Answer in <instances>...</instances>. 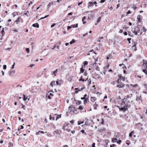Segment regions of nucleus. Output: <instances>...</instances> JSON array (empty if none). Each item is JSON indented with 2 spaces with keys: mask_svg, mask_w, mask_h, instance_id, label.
Segmentation results:
<instances>
[{
  "mask_svg": "<svg viewBox=\"0 0 147 147\" xmlns=\"http://www.w3.org/2000/svg\"><path fill=\"white\" fill-rule=\"evenodd\" d=\"M94 76H95L96 78L97 79H99L100 78V76L97 74H94Z\"/></svg>",
  "mask_w": 147,
  "mask_h": 147,
  "instance_id": "9b49d317",
  "label": "nucleus"
},
{
  "mask_svg": "<svg viewBox=\"0 0 147 147\" xmlns=\"http://www.w3.org/2000/svg\"><path fill=\"white\" fill-rule=\"evenodd\" d=\"M49 16V15H47L45 16L44 17L41 18L40 19V20L41 19H43L45 18H47V17H48V16Z\"/></svg>",
  "mask_w": 147,
  "mask_h": 147,
  "instance_id": "473e14b6",
  "label": "nucleus"
},
{
  "mask_svg": "<svg viewBox=\"0 0 147 147\" xmlns=\"http://www.w3.org/2000/svg\"><path fill=\"white\" fill-rule=\"evenodd\" d=\"M131 13V12L130 10H128L127 13V14H130Z\"/></svg>",
  "mask_w": 147,
  "mask_h": 147,
  "instance_id": "3c124183",
  "label": "nucleus"
},
{
  "mask_svg": "<svg viewBox=\"0 0 147 147\" xmlns=\"http://www.w3.org/2000/svg\"><path fill=\"white\" fill-rule=\"evenodd\" d=\"M89 4H90V5H88V8H89L90 6H92L93 5V3L92 2H89L88 3Z\"/></svg>",
  "mask_w": 147,
  "mask_h": 147,
  "instance_id": "9d476101",
  "label": "nucleus"
},
{
  "mask_svg": "<svg viewBox=\"0 0 147 147\" xmlns=\"http://www.w3.org/2000/svg\"><path fill=\"white\" fill-rule=\"evenodd\" d=\"M62 129H63V130H67V128H66V127L65 126H64L63 127Z\"/></svg>",
  "mask_w": 147,
  "mask_h": 147,
  "instance_id": "a19ab883",
  "label": "nucleus"
},
{
  "mask_svg": "<svg viewBox=\"0 0 147 147\" xmlns=\"http://www.w3.org/2000/svg\"><path fill=\"white\" fill-rule=\"evenodd\" d=\"M81 131L82 132V133H84L85 132L84 130H81Z\"/></svg>",
  "mask_w": 147,
  "mask_h": 147,
  "instance_id": "338daca9",
  "label": "nucleus"
},
{
  "mask_svg": "<svg viewBox=\"0 0 147 147\" xmlns=\"http://www.w3.org/2000/svg\"><path fill=\"white\" fill-rule=\"evenodd\" d=\"M34 65L33 64H31L30 65V67H32L34 66Z\"/></svg>",
  "mask_w": 147,
  "mask_h": 147,
  "instance_id": "69168bd1",
  "label": "nucleus"
},
{
  "mask_svg": "<svg viewBox=\"0 0 147 147\" xmlns=\"http://www.w3.org/2000/svg\"><path fill=\"white\" fill-rule=\"evenodd\" d=\"M51 5L50 3L49 4L47 5V8H49Z\"/></svg>",
  "mask_w": 147,
  "mask_h": 147,
  "instance_id": "8fccbe9b",
  "label": "nucleus"
},
{
  "mask_svg": "<svg viewBox=\"0 0 147 147\" xmlns=\"http://www.w3.org/2000/svg\"><path fill=\"white\" fill-rule=\"evenodd\" d=\"M80 72L83 73L84 72V69L83 68V67H82L80 69Z\"/></svg>",
  "mask_w": 147,
  "mask_h": 147,
  "instance_id": "4468645a",
  "label": "nucleus"
},
{
  "mask_svg": "<svg viewBox=\"0 0 147 147\" xmlns=\"http://www.w3.org/2000/svg\"><path fill=\"white\" fill-rule=\"evenodd\" d=\"M57 46V45H55L54 47L52 48V50H53V49H54Z\"/></svg>",
  "mask_w": 147,
  "mask_h": 147,
  "instance_id": "13d9d810",
  "label": "nucleus"
},
{
  "mask_svg": "<svg viewBox=\"0 0 147 147\" xmlns=\"http://www.w3.org/2000/svg\"><path fill=\"white\" fill-rule=\"evenodd\" d=\"M96 100V98L94 97H91V100L92 101H94Z\"/></svg>",
  "mask_w": 147,
  "mask_h": 147,
  "instance_id": "6e6552de",
  "label": "nucleus"
},
{
  "mask_svg": "<svg viewBox=\"0 0 147 147\" xmlns=\"http://www.w3.org/2000/svg\"><path fill=\"white\" fill-rule=\"evenodd\" d=\"M104 131V129H98V131L99 132H102Z\"/></svg>",
  "mask_w": 147,
  "mask_h": 147,
  "instance_id": "dca6fc26",
  "label": "nucleus"
},
{
  "mask_svg": "<svg viewBox=\"0 0 147 147\" xmlns=\"http://www.w3.org/2000/svg\"><path fill=\"white\" fill-rule=\"evenodd\" d=\"M88 62L87 61H85L84 63V65L85 66L86 65H87L88 64Z\"/></svg>",
  "mask_w": 147,
  "mask_h": 147,
  "instance_id": "7c9ffc66",
  "label": "nucleus"
},
{
  "mask_svg": "<svg viewBox=\"0 0 147 147\" xmlns=\"http://www.w3.org/2000/svg\"><path fill=\"white\" fill-rule=\"evenodd\" d=\"M117 139L116 138H113V140H112V142H116Z\"/></svg>",
  "mask_w": 147,
  "mask_h": 147,
  "instance_id": "72a5a7b5",
  "label": "nucleus"
},
{
  "mask_svg": "<svg viewBox=\"0 0 147 147\" xmlns=\"http://www.w3.org/2000/svg\"><path fill=\"white\" fill-rule=\"evenodd\" d=\"M59 131L57 130H55L54 132V134H58Z\"/></svg>",
  "mask_w": 147,
  "mask_h": 147,
  "instance_id": "f704fd0d",
  "label": "nucleus"
},
{
  "mask_svg": "<svg viewBox=\"0 0 147 147\" xmlns=\"http://www.w3.org/2000/svg\"><path fill=\"white\" fill-rule=\"evenodd\" d=\"M124 86V84H121L117 85V87L119 88H122Z\"/></svg>",
  "mask_w": 147,
  "mask_h": 147,
  "instance_id": "7ed1b4c3",
  "label": "nucleus"
},
{
  "mask_svg": "<svg viewBox=\"0 0 147 147\" xmlns=\"http://www.w3.org/2000/svg\"><path fill=\"white\" fill-rule=\"evenodd\" d=\"M32 26L34 27H36L37 28H38L39 27V25L37 23H36L33 24Z\"/></svg>",
  "mask_w": 147,
  "mask_h": 147,
  "instance_id": "39448f33",
  "label": "nucleus"
},
{
  "mask_svg": "<svg viewBox=\"0 0 147 147\" xmlns=\"http://www.w3.org/2000/svg\"><path fill=\"white\" fill-rule=\"evenodd\" d=\"M71 28V26H68L67 27V30H69V29H70V28Z\"/></svg>",
  "mask_w": 147,
  "mask_h": 147,
  "instance_id": "5fc2aeb1",
  "label": "nucleus"
},
{
  "mask_svg": "<svg viewBox=\"0 0 147 147\" xmlns=\"http://www.w3.org/2000/svg\"><path fill=\"white\" fill-rule=\"evenodd\" d=\"M56 24H52L51 26V28H52L53 27H54L55 26V25Z\"/></svg>",
  "mask_w": 147,
  "mask_h": 147,
  "instance_id": "09e8293b",
  "label": "nucleus"
},
{
  "mask_svg": "<svg viewBox=\"0 0 147 147\" xmlns=\"http://www.w3.org/2000/svg\"><path fill=\"white\" fill-rule=\"evenodd\" d=\"M105 0H101L100 1V3H104L105 2Z\"/></svg>",
  "mask_w": 147,
  "mask_h": 147,
  "instance_id": "680f3d73",
  "label": "nucleus"
},
{
  "mask_svg": "<svg viewBox=\"0 0 147 147\" xmlns=\"http://www.w3.org/2000/svg\"><path fill=\"white\" fill-rule=\"evenodd\" d=\"M119 79H118L117 81V84H118V83H119V80H120V79H121V77L119 75Z\"/></svg>",
  "mask_w": 147,
  "mask_h": 147,
  "instance_id": "4be33fe9",
  "label": "nucleus"
},
{
  "mask_svg": "<svg viewBox=\"0 0 147 147\" xmlns=\"http://www.w3.org/2000/svg\"><path fill=\"white\" fill-rule=\"evenodd\" d=\"M133 133V131H131V132H130L129 133V137H132V134Z\"/></svg>",
  "mask_w": 147,
  "mask_h": 147,
  "instance_id": "c85d7f7f",
  "label": "nucleus"
},
{
  "mask_svg": "<svg viewBox=\"0 0 147 147\" xmlns=\"http://www.w3.org/2000/svg\"><path fill=\"white\" fill-rule=\"evenodd\" d=\"M121 142V140H119L117 142V143L118 144H120Z\"/></svg>",
  "mask_w": 147,
  "mask_h": 147,
  "instance_id": "49530a36",
  "label": "nucleus"
},
{
  "mask_svg": "<svg viewBox=\"0 0 147 147\" xmlns=\"http://www.w3.org/2000/svg\"><path fill=\"white\" fill-rule=\"evenodd\" d=\"M71 108V106H70L69 107H68V108H69V111L70 110V111H71V109H70Z\"/></svg>",
  "mask_w": 147,
  "mask_h": 147,
  "instance_id": "e2e57ef3",
  "label": "nucleus"
},
{
  "mask_svg": "<svg viewBox=\"0 0 147 147\" xmlns=\"http://www.w3.org/2000/svg\"><path fill=\"white\" fill-rule=\"evenodd\" d=\"M82 81L83 82L85 80L84 79H82V77H81L80 78L79 80V81Z\"/></svg>",
  "mask_w": 147,
  "mask_h": 147,
  "instance_id": "c9c22d12",
  "label": "nucleus"
},
{
  "mask_svg": "<svg viewBox=\"0 0 147 147\" xmlns=\"http://www.w3.org/2000/svg\"><path fill=\"white\" fill-rule=\"evenodd\" d=\"M21 129H18V130L19 131H20V130L21 129H23L24 128V127L23 125H21Z\"/></svg>",
  "mask_w": 147,
  "mask_h": 147,
  "instance_id": "79ce46f5",
  "label": "nucleus"
},
{
  "mask_svg": "<svg viewBox=\"0 0 147 147\" xmlns=\"http://www.w3.org/2000/svg\"><path fill=\"white\" fill-rule=\"evenodd\" d=\"M112 55L111 54H110L107 57V59H109V57H112Z\"/></svg>",
  "mask_w": 147,
  "mask_h": 147,
  "instance_id": "2f4dec72",
  "label": "nucleus"
},
{
  "mask_svg": "<svg viewBox=\"0 0 147 147\" xmlns=\"http://www.w3.org/2000/svg\"><path fill=\"white\" fill-rule=\"evenodd\" d=\"M95 143H93L92 145V147H95Z\"/></svg>",
  "mask_w": 147,
  "mask_h": 147,
  "instance_id": "4d7b16f0",
  "label": "nucleus"
},
{
  "mask_svg": "<svg viewBox=\"0 0 147 147\" xmlns=\"http://www.w3.org/2000/svg\"><path fill=\"white\" fill-rule=\"evenodd\" d=\"M55 81H53L51 82L50 84V85L52 86L53 87L54 85H55Z\"/></svg>",
  "mask_w": 147,
  "mask_h": 147,
  "instance_id": "f3484780",
  "label": "nucleus"
},
{
  "mask_svg": "<svg viewBox=\"0 0 147 147\" xmlns=\"http://www.w3.org/2000/svg\"><path fill=\"white\" fill-rule=\"evenodd\" d=\"M131 103L128 101H124L123 99L121 104V107H119V109L123 112L127 110V109L130 107Z\"/></svg>",
  "mask_w": 147,
  "mask_h": 147,
  "instance_id": "f257e3e1",
  "label": "nucleus"
},
{
  "mask_svg": "<svg viewBox=\"0 0 147 147\" xmlns=\"http://www.w3.org/2000/svg\"><path fill=\"white\" fill-rule=\"evenodd\" d=\"M131 86H132L133 87H136L137 86H138V85L137 84H136L134 85H131Z\"/></svg>",
  "mask_w": 147,
  "mask_h": 147,
  "instance_id": "37998d69",
  "label": "nucleus"
},
{
  "mask_svg": "<svg viewBox=\"0 0 147 147\" xmlns=\"http://www.w3.org/2000/svg\"><path fill=\"white\" fill-rule=\"evenodd\" d=\"M57 70L56 69L55 71H53V73L55 75V76H56V74L57 72Z\"/></svg>",
  "mask_w": 147,
  "mask_h": 147,
  "instance_id": "b1692460",
  "label": "nucleus"
},
{
  "mask_svg": "<svg viewBox=\"0 0 147 147\" xmlns=\"http://www.w3.org/2000/svg\"><path fill=\"white\" fill-rule=\"evenodd\" d=\"M101 17H99L98 18L97 20V24H98V23L100 22L101 19Z\"/></svg>",
  "mask_w": 147,
  "mask_h": 147,
  "instance_id": "a211bd4d",
  "label": "nucleus"
},
{
  "mask_svg": "<svg viewBox=\"0 0 147 147\" xmlns=\"http://www.w3.org/2000/svg\"><path fill=\"white\" fill-rule=\"evenodd\" d=\"M70 122L72 124H73L74 123V121L73 120H71L70 121Z\"/></svg>",
  "mask_w": 147,
  "mask_h": 147,
  "instance_id": "052dcab7",
  "label": "nucleus"
},
{
  "mask_svg": "<svg viewBox=\"0 0 147 147\" xmlns=\"http://www.w3.org/2000/svg\"><path fill=\"white\" fill-rule=\"evenodd\" d=\"M97 106L98 105L96 104V102L94 105V109L95 110L96 109Z\"/></svg>",
  "mask_w": 147,
  "mask_h": 147,
  "instance_id": "1a4fd4ad",
  "label": "nucleus"
},
{
  "mask_svg": "<svg viewBox=\"0 0 147 147\" xmlns=\"http://www.w3.org/2000/svg\"><path fill=\"white\" fill-rule=\"evenodd\" d=\"M87 80L89 82V84L90 85L91 84V80L90 79H88V78H87Z\"/></svg>",
  "mask_w": 147,
  "mask_h": 147,
  "instance_id": "5701e85b",
  "label": "nucleus"
},
{
  "mask_svg": "<svg viewBox=\"0 0 147 147\" xmlns=\"http://www.w3.org/2000/svg\"><path fill=\"white\" fill-rule=\"evenodd\" d=\"M124 34L125 36L127 35V32H124Z\"/></svg>",
  "mask_w": 147,
  "mask_h": 147,
  "instance_id": "864d4df0",
  "label": "nucleus"
},
{
  "mask_svg": "<svg viewBox=\"0 0 147 147\" xmlns=\"http://www.w3.org/2000/svg\"><path fill=\"white\" fill-rule=\"evenodd\" d=\"M71 27H73V28H77L78 27V24H76V25L75 24H73L71 25Z\"/></svg>",
  "mask_w": 147,
  "mask_h": 147,
  "instance_id": "0eeeda50",
  "label": "nucleus"
},
{
  "mask_svg": "<svg viewBox=\"0 0 147 147\" xmlns=\"http://www.w3.org/2000/svg\"><path fill=\"white\" fill-rule=\"evenodd\" d=\"M136 44L135 42H134V45H133V46L132 47V48H133V49H134V48L135 51H136L137 50V49L136 48Z\"/></svg>",
  "mask_w": 147,
  "mask_h": 147,
  "instance_id": "423d86ee",
  "label": "nucleus"
},
{
  "mask_svg": "<svg viewBox=\"0 0 147 147\" xmlns=\"http://www.w3.org/2000/svg\"><path fill=\"white\" fill-rule=\"evenodd\" d=\"M20 17H19L17 20L16 21V22L17 24H18L20 22Z\"/></svg>",
  "mask_w": 147,
  "mask_h": 147,
  "instance_id": "f8f14e48",
  "label": "nucleus"
},
{
  "mask_svg": "<svg viewBox=\"0 0 147 147\" xmlns=\"http://www.w3.org/2000/svg\"><path fill=\"white\" fill-rule=\"evenodd\" d=\"M88 34V33H86L85 34H83V36L82 37V38H83L84 37H85V36L87 35Z\"/></svg>",
  "mask_w": 147,
  "mask_h": 147,
  "instance_id": "4c0bfd02",
  "label": "nucleus"
},
{
  "mask_svg": "<svg viewBox=\"0 0 147 147\" xmlns=\"http://www.w3.org/2000/svg\"><path fill=\"white\" fill-rule=\"evenodd\" d=\"M143 65H145V66H146V68L147 67V61L146 60H143Z\"/></svg>",
  "mask_w": 147,
  "mask_h": 147,
  "instance_id": "20e7f679",
  "label": "nucleus"
},
{
  "mask_svg": "<svg viewBox=\"0 0 147 147\" xmlns=\"http://www.w3.org/2000/svg\"><path fill=\"white\" fill-rule=\"evenodd\" d=\"M49 119L50 120H51L52 119L53 120H55V117H51V115H50V117Z\"/></svg>",
  "mask_w": 147,
  "mask_h": 147,
  "instance_id": "393cba45",
  "label": "nucleus"
},
{
  "mask_svg": "<svg viewBox=\"0 0 147 147\" xmlns=\"http://www.w3.org/2000/svg\"><path fill=\"white\" fill-rule=\"evenodd\" d=\"M78 124L79 125H80L81 124L83 123L84 122L83 121H78Z\"/></svg>",
  "mask_w": 147,
  "mask_h": 147,
  "instance_id": "a878e982",
  "label": "nucleus"
},
{
  "mask_svg": "<svg viewBox=\"0 0 147 147\" xmlns=\"http://www.w3.org/2000/svg\"><path fill=\"white\" fill-rule=\"evenodd\" d=\"M81 98L82 100H84L86 98H85L84 97H81Z\"/></svg>",
  "mask_w": 147,
  "mask_h": 147,
  "instance_id": "0e129e2a",
  "label": "nucleus"
},
{
  "mask_svg": "<svg viewBox=\"0 0 147 147\" xmlns=\"http://www.w3.org/2000/svg\"><path fill=\"white\" fill-rule=\"evenodd\" d=\"M120 76L121 77V79H120L121 80H122L123 81H124L125 80V78L124 77H123V76H122L121 75H120Z\"/></svg>",
  "mask_w": 147,
  "mask_h": 147,
  "instance_id": "2eb2a0df",
  "label": "nucleus"
},
{
  "mask_svg": "<svg viewBox=\"0 0 147 147\" xmlns=\"http://www.w3.org/2000/svg\"><path fill=\"white\" fill-rule=\"evenodd\" d=\"M142 71L143 72L145 73L146 74H147L146 70L145 69H143Z\"/></svg>",
  "mask_w": 147,
  "mask_h": 147,
  "instance_id": "de8ad7c7",
  "label": "nucleus"
},
{
  "mask_svg": "<svg viewBox=\"0 0 147 147\" xmlns=\"http://www.w3.org/2000/svg\"><path fill=\"white\" fill-rule=\"evenodd\" d=\"M26 51L28 53H29L30 51L29 49V48H26Z\"/></svg>",
  "mask_w": 147,
  "mask_h": 147,
  "instance_id": "ea45409f",
  "label": "nucleus"
},
{
  "mask_svg": "<svg viewBox=\"0 0 147 147\" xmlns=\"http://www.w3.org/2000/svg\"><path fill=\"white\" fill-rule=\"evenodd\" d=\"M131 38H128L127 39V40L128 41L129 43H131V42H130V40H131Z\"/></svg>",
  "mask_w": 147,
  "mask_h": 147,
  "instance_id": "58836bf2",
  "label": "nucleus"
},
{
  "mask_svg": "<svg viewBox=\"0 0 147 147\" xmlns=\"http://www.w3.org/2000/svg\"><path fill=\"white\" fill-rule=\"evenodd\" d=\"M115 146V145L114 144H113L112 145H110V147H113Z\"/></svg>",
  "mask_w": 147,
  "mask_h": 147,
  "instance_id": "774afa93",
  "label": "nucleus"
},
{
  "mask_svg": "<svg viewBox=\"0 0 147 147\" xmlns=\"http://www.w3.org/2000/svg\"><path fill=\"white\" fill-rule=\"evenodd\" d=\"M7 68V66L5 65H3V69H6Z\"/></svg>",
  "mask_w": 147,
  "mask_h": 147,
  "instance_id": "c03bdc74",
  "label": "nucleus"
},
{
  "mask_svg": "<svg viewBox=\"0 0 147 147\" xmlns=\"http://www.w3.org/2000/svg\"><path fill=\"white\" fill-rule=\"evenodd\" d=\"M79 109L80 110H82L83 109V107L81 106H80L79 108Z\"/></svg>",
  "mask_w": 147,
  "mask_h": 147,
  "instance_id": "a18cd8bd",
  "label": "nucleus"
},
{
  "mask_svg": "<svg viewBox=\"0 0 147 147\" xmlns=\"http://www.w3.org/2000/svg\"><path fill=\"white\" fill-rule=\"evenodd\" d=\"M40 131H39L38 132H36V135H38L40 134Z\"/></svg>",
  "mask_w": 147,
  "mask_h": 147,
  "instance_id": "bf43d9fd",
  "label": "nucleus"
},
{
  "mask_svg": "<svg viewBox=\"0 0 147 147\" xmlns=\"http://www.w3.org/2000/svg\"><path fill=\"white\" fill-rule=\"evenodd\" d=\"M13 145V144L11 142H9V144L8 147H11Z\"/></svg>",
  "mask_w": 147,
  "mask_h": 147,
  "instance_id": "412c9836",
  "label": "nucleus"
},
{
  "mask_svg": "<svg viewBox=\"0 0 147 147\" xmlns=\"http://www.w3.org/2000/svg\"><path fill=\"white\" fill-rule=\"evenodd\" d=\"M61 115H58L56 118V120H57L59 118H61Z\"/></svg>",
  "mask_w": 147,
  "mask_h": 147,
  "instance_id": "ddd939ff",
  "label": "nucleus"
},
{
  "mask_svg": "<svg viewBox=\"0 0 147 147\" xmlns=\"http://www.w3.org/2000/svg\"><path fill=\"white\" fill-rule=\"evenodd\" d=\"M16 14H17V13L16 12H14L12 13V14L13 16V17L16 15Z\"/></svg>",
  "mask_w": 147,
  "mask_h": 147,
  "instance_id": "e433bc0d",
  "label": "nucleus"
},
{
  "mask_svg": "<svg viewBox=\"0 0 147 147\" xmlns=\"http://www.w3.org/2000/svg\"><path fill=\"white\" fill-rule=\"evenodd\" d=\"M88 98L85 99L84 101V104H86L87 102V101Z\"/></svg>",
  "mask_w": 147,
  "mask_h": 147,
  "instance_id": "6ab92c4d",
  "label": "nucleus"
},
{
  "mask_svg": "<svg viewBox=\"0 0 147 147\" xmlns=\"http://www.w3.org/2000/svg\"><path fill=\"white\" fill-rule=\"evenodd\" d=\"M93 67L97 71L99 70V67L96 64V63H95L93 64Z\"/></svg>",
  "mask_w": 147,
  "mask_h": 147,
  "instance_id": "f03ea898",
  "label": "nucleus"
},
{
  "mask_svg": "<svg viewBox=\"0 0 147 147\" xmlns=\"http://www.w3.org/2000/svg\"><path fill=\"white\" fill-rule=\"evenodd\" d=\"M140 15H138L137 17V19L139 21H140L141 19L140 18Z\"/></svg>",
  "mask_w": 147,
  "mask_h": 147,
  "instance_id": "cd10ccee",
  "label": "nucleus"
},
{
  "mask_svg": "<svg viewBox=\"0 0 147 147\" xmlns=\"http://www.w3.org/2000/svg\"><path fill=\"white\" fill-rule=\"evenodd\" d=\"M15 73V71H12L10 72L9 74L10 75H12L13 74H14Z\"/></svg>",
  "mask_w": 147,
  "mask_h": 147,
  "instance_id": "bb28decb",
  "label": "nucleus"
},
{
  "mask_svg": "<svg viewBox=\"0 0 147 147\" xmlns=\"http://www.w3.org/2000/svg\"><path fill=\"white\" fill-rule=\"evenodd\" d=\"M75 42V41L74 39H73L70 42V44H72L74 43Z\"/></svg>",
  "mask_w": 147,
  "mask_h": 147,
  "instance_id": "aec40b11",
  "label": "nucleus"
},
{
  "mask_svg": "<svg viewBox=\"0 0 147 147\" xmlns=\"http://www.w3.org/2000/svg\"><path fill=\"white\" fill-rule=\"evenodd\" d=\"M22 108H24V110L25 109L24 108V107H25V105H24L23 104H22Z\"/></svg>",
  "mask_w": 147,
  "mask_h": 147,
  "instance_id": "6e6d98bb",
  "label": "nucleus"
},
{
  "mask_svg": "<svg viewBox=\"0 0 147 147\" xmlns=\"http://www.w3.org/2000/svg\"><path fill=\"white\" fill-rule=\"evenodd\" d=\"M104 120H103V119H102V121L101 122V124H104Z\"/></svg>",
  "mask_w": 147,
  "mask_h": 147,
  "instance_id": "603ef678",
  "label": "nucleus"
},
{
  "mask_svg": "<svg viewBox=\"0 0 147 147\" xmlns=\"http://www.w3.org/2000/svg\"><path fill=\"white\" fill-rule=\"evenodd\" d=\"M23 96H24V98H23V100H24V101H25V100H26L27 99V97H26H26H25V95H23Z\"/></svg>",
  "mask_w": 147,
  "mask_h": 147,
  "instance_id": "c756f323",
  "label": "nucleus"
}]
</instances>
